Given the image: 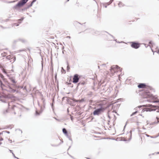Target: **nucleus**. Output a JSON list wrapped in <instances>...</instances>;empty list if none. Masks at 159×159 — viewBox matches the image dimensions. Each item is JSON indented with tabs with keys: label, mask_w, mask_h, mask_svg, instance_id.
<instances>
[{
	"label": "nucleus",
	"mask_w": 159,
	"mask_h": 159,
	"mask_svg": "<svg viewBox=\"0 0 159 159\" xmlns=\"http://www.w3.org/2000/svg\"><path fill=\"white\" fill-rule=\"evenodd\" d=\"M98 107L96 109L93 111V114L94 116H99L110 106V105L106 101H103L99 103L98 104Z\"/></svg>",
	"instance_id": "1"
},
{
	"label": "nucleus",
	"mask_w": 159,
	"mask_h": 159,
	"mask_svg": "<svg viewBox=\"0 0 159 159\" xmlns=\"http://www.w3.org/2000/svg\"><path fill=\"white\" fill-rule=\"evenodd\" d=\"M42 100L43 101V105L40 106L39 102H38V105L40 107V111L39 112H38V110L36 109L35 112V115L36 116H39L41 113L44 109L45 108V106L46 105V103L45 102V99L43 98H42Z\"/></svg>",
	"instance_id": "2"
},
{
	"label": "nucleus",
	"mask_w": 159,
	"mask_h": 159,
	"mask_svg": "<svg viewBox=\"0 0 159 159\" xmlns=\"http://www.w3.org/2000/svg\"><path fill=\"white\" fill-rule=\"evenodd\" d=\"M29 0H20L13 7V8L17 10L25 5Z\"/></svg>",
	"instance_id": "3"
},
{
	"label": "nucleus",
	"mask_w": 159,
	"mask_h": 159,
	"mask_svg": "<svg viewBox=\"0 0 159 159\" xmlns=\"http://www.w3.org/2000/svg\"><path fill=\"white\" fill-rule=\"evenodd\" d=\"M142 97L143 98H154V96L150 92L147 90H144L142 92Z\"/></svg>",
	"instance_id": "4"
},
{
	"label": "nucleus",
	"mask_w": 159,
	"mask_h": 159,
	"mask_svg": "<svg viewBox=\"0 0 159 159\" xmlns=\"http://www.w3.org/2000/svg\"><path fill=\"white\" fill-rule=\"evenodd\" d=\"M88 32H90V33L93 32L95 34H96V35H99V34H104V33H107L108 34H109V35H110V36H111L112 38L113 39H115V37L112 35L110 34L109 33H108V32H107V31H103L100 32L99 31H94L93 30H89Z\"/></svg>",
	"instance_id": "5"
},
{
	"label": "nucleus",
	"mask_w": 159,
	"mask_h": 159,
	"mask_svg": "<svg viewBox=\"0 0 159 159\" xmlns=\"http://www.w3.org/2000/svg\"><path fill=\"white\" fill-rule=\"evenodd\" d=\"M111 73H116L118 71H121V69L120 67L117 65L113 66H111L110 69Z\"/></svg>",
	"instance_id": "6"
},
{
	"label": "nucleus",
	"mask_w": 159,
	"mask_h": 159,
	"mask_svg": "<svg viewBox=\"0 0 159 159\" xmlns=\"http://www.w3.org/2000/svg\"><path fill=\"white\" fill-rule=\"evenodd\" d=\"M129 43L131 44V47L135 49H138L140 46V43L136 41L130 42Z\"/></svg>",
	"instance_id": "7"
},
{
	"label": "nucleus",
	"mask_w": 159,
	"mask_h": 159,
	"mask_svg": "<svg viewBox=\"0 0 159 159\" xmlns=\"http://www.w3.org/2000/svg\"><path fill=\"white\" fill-rule=\"evenodd\" d=\"M78 74H75L74 75L72 81L73 83L76 84L78 82L80 78Z\"/></svg>",
	"instance_id": "8"
},
{
	"label": "nucleus",
	"mask_w": 159,
	"mask_h": 159,
	"mask_svg": "<svg viewBox=\"0 0 159 159\" xmlns=\"http://www.w3.org/2000/svg\"><path fill=\"white\" fill-rule=\"evenodd\" d=\"M62 132L69 139V140L71 141L72 143V140L71 138V136L68 134V132L66 129L65 128H63Z\"/></svg>",
	"instance_id": "9"
},
{
	"label": "nucleus",
	"mask_w": 159,
	"mask_h": 159,
	"mask_svg": "<svg viewBox=\"0 0 159 159\" xmlns=\"http://www.w3.org/2000/svg\"><path fill=\"white\" fill-rule=\"evenodd\" d=\"M141 112H144L145 111H155L156 110H152L149 108H142Z\"/></svg>",
	"instance_id": "10"
},
{
	"label": "nucleus",
	"mask_w": 159,
	"mask_h": 159,
	"mask_svg": "<svg viewBox=\"0 0 159 159\" xmlns=\"http://www.w3.org/2000/svg\"><path fill=\"white\" fill-rule=\"evenodd\" d=\"M146 86V84L145 83H140L138 84V87L139 88H144Z\"/></svg>",
	"instance_id": "11"
},
{
	"label": "nucleus",
	"mask_w": 159,
	"mask_h": 159,
	"mask_svg": "<svg viewBox=\"0 0 159 159\" xmlns=\"http://www.w3.org/2000/svg\"><path fill=\"white\" fill-rule=\"evenodd\" d=\"M24 18V17H22L20 19L18 20V23H19V24H16V26H19V24H20L21 23L22 21L23 20Z\"/></svg>",
	"instance_id": "12"
},
{
	"label": "nucleus",
	"mask_w": 159,
	"mask_h": 159,
	"mask_svg": "<svg viewBox=\"0 0 159 159\" xmlns=\"http://www.w3.org/2000/svg\"><path fill=\"white\" fill-rule=\"evenodd\" d=\"M85 84V82L84 81L80 82L77 84V88H78L79 86L80 85L83 86Z\"/></svg>",
	"instance_id": "13"
},
{
	"label": "nucleus",
	"mask_w": 159,
	"mask_h": 159,
	"mask_svg": "<svg viewBox=\"0 0 159 159\" xmlns=\"http://www.w3.org/2000/svg\"><path fill=\"white\" fill-rule=\"evenodd\" d=\"M7 86L8 87L11 89V91L13 93H15L16 91V90L12 89L9 84H7Z\"/></svg>",
	"instance_id": "14"
},
{
	"label": "nucleus",
	"mask_w": 159,
	"mask_h": 159,
	"mask_svg": "<svg viewBox=\"0 0 159 159\" xmlns=\"http://www.w3.org/2000/svg\"><path fill=\"white\" fill-rule=\"evenodd\" d=\"M18 41L21 42L23 43H25L26 42V41L25 40L20 38L18 39Z\"/></svg>",
	"instance_id": "15"
},
{
	"label": "nucleus",
	"mask_w": 159,
	"mask_h": 159,
	"mask_svg": "<svg viewBox=\"0 0 159 159\" xmlns=\"http://www.w3.org/2000/svg\"><path fill=\"white\" fill-rule=\"evenodd\" d=\"M66 64L67 65V70L68 72L70 70V67L69 66V63L68 61H66Z\"/></svg>",
	"instance_id": "16"
},
{
	"label": "nucleus",
	"mask_w": 159,
	"mask_h": 159,
	"mask_svg": "<svg viewBox=\"0 0 159 159\" xmlns=\"http://www.w3.org/2000/svg\"><path fill=\"white\" fill-rule=\"evenodd\" d=\"M50 70L51 71V74L52 75V76H53V66L52 65L50 67Z\"/></svg>",
	"instance_id": "17"
},
{
	"label": "nucleus",
	"mask_w": 159,
	"mask_h": 159,
	"mask_svg": "<svg viewBox=\"0 0 159 159\" xmlns=\"http://www.w3.org/2000/svg\"><path fill=\"white\" fill-rule=\"evenodd\" d=\"M146 100L147 101L149 102H152L154 103H159V100L152 102L151 101V100L150 99H147Z\"/></svg>",
	"instance_id": "18"
},
{
	"label": "nucleus",
	"mask_w": 159,
	"mask_h": 159,
	"mask_svg": "<svg viewBox=\"0 0 159 159\" xmlns=\"http://www.w3.org/2000/svg\"><path fill=\"white\" fill-rule=\"evenodd\" d=\"M7 86L8 87L7 85L6 86L5 84H3V85L2 86V88H1L2 90H6V89L4 88H6V87H7Z\"/></svg>",
	"instance_id": "19"
},
{
	"label": "nucleus",
	"mask_w": 159,
	"mask_h": 159,
	"mask_svg": "<svg viewBox=\"0 0 159 159\" xmlns=\"http://www.w3.org/2000/svg\"><path fill=\"white\" fill-rule=\"evenodd\" d=\"M123 4L121 2H119L118 3V6L119 7H121L123 6Z\"/></svg>",
	"instance_id": "20"
},
{
	"label": "nucleus",
	"mask_w": 159,
	"mask_h": 159,
	"mask_svg": "<svg viewBox=\"0 0 159 159\" xmlns=\"http://www.w3.org/2000/svg\"><path fill=\"white\" fill-rule=\"evenodd\" d=\"M159 136V133L158 134V135H155V136H151V138H155L157 137H158Z\"/></svg>",
	"instance_id": "21"
},
{
	"label": "nucleus",
	"mask_w": 159,
	"mask_h": 159,
	"mask_svg": "<svg viewBox=\"0 0 159 159\" xmlns=\"http://www.w3.org/2000/svg\"><path fill=\"white\" fill-rule=\"evenodd\" d=\"M61 72L62 73H64L65 74L66 73V70H65L63 67H61Z\"/></svg>",
	"instance_id": "22"
},
{
	"label": "nucleus",
	"mask_w": 159,
	"mask_h": 159,
	"mask_svg": "<svg viewBox=\"0 0 159 159\" xmlns=\"http://www.w3.org/2000/svg\"><path fill=\"white\" fill-rule=\"evenodd\" d=\"M42 60L41 61V66H42L41 70L42 71L43 70V58H42Z\"/></svg>",
	"instance_id": "23"
},
{
	"label": "nucleus",
	"mask_w": 159,
	"mask_h": 159,
	"mask_svg": "<svg viewBox=\"0 0 159 159\" xmlns=\"http://www.w3.org/2000/svg\"><path fill=\"white\" fill-rule=\"evenodd\" d=\"M19 41H18V39L16 40H15L13 41V44H15L17 42H18Z\"/></svg>",
	"instance_id": "24"
},
{
	"label": "nucleus",
	"mask_w": 159,
	"mask_h": 159,
	"mask_svg": "<svg viewBox=\"0 0 159 159\" xmlns=\"http://www.w3.org/2000/svg\"><path fill=\"white\" fill-rule=\"evenodd\" d=\"M33 4L32 2H31V3L29 5L27 4L26 5H27V8H29L30 7H31L32 6Z\"/></svg>",
	"instance_id": "25"
},
{
	"label": "nucleus",
	"mask_w": 159,
	"mask_h": 159,
	"mask_svg": "<svg viewBox=\"0 0 159 159\" xmlns=\"http://www.w3.org/2000/svg\"><path fill=\"white\" fill-rule=\"evenodd\" d=\"M11 56L10 55H8L6 57L7 59L9 60H11Z\"/></svg>",
	"instance_id": "26"
},
{
	"label": "nucleus",
	"mask_w": 159,
	"mask_h": 159,
	"mask_svg": "<svg viewBox=\"0 0 159 159\" xmlns=\"http://www.w3.org/2000/svg\"><path fill=\"white\" fill-rule=\"evenodd\" d=\"M11 81L13 84H15L16 83V81L14 79L12 78V79H11Z\"/></svg>",
	"instance_id": "27"
},
{
	"label": "nucleus",
	"mask_w": 159,
	"mask_h": 159,
	"mask_svg": "<svg viewBox=\"0 0 159 159\" xmlns=\"http://www.w3.org/2000/svg\"><path fill=\"white\" fill-rule=\"evenodd\" d=\"M137 112H138L137 111H135L133 112L130 115V116H132L135 115Z\"/></svg>",
	"instance_id": "28"
},
{
	"label": "nucleus",
	"mask_w": 159,
	"mask_h": 159,
	"mask_svg": "<svg viewBox=\"0 0 159 159\" xmlns=\"http://www.w3.org/2000/svg\"><path fill=\"white\" fill-rule=\"evenodd\" d=\"M114 40L116 41V42L118 43H124V42L123 41H121V42H120L119 41H117V40L116 39H114Z\"/></svg>",
	"instance_id": "29"
},
{
	"label": "nucleus",
	"mask_w": 159,
	"mask_h": 159,
	"mask_svg": "<svg viewBox=\"0 0 159 159\" xmlns=\"http://www.w3.org/2000/svg\"><path fill=\"white\" fill-rule=\"evenodd\" d=\"M7 55V53L6 52H4V53H2L1 54L2 56V57H5Z\"/></svg>",
	"instance_id": "30"
},
{
	"label": "nucleus",
	"mask_w": 159,
	"mask_h": 159,
	"mask_svg": "<svg viewBox=\"0 0 159 159\" xmlns=\"http://www.w3.org/2000/svg\"><path fill=\"white\" fill-rule=\"evenodd\" d=\"M3 84L2 83V81L1 80H0V86L1 88H2V86Z\"/></svg>",
	"instance_id": "31"
},
{
	"label": "nucleus",
	"mask_w": 159,
	"mask_h": 159,
	"mask_svg": "<svg viewBox=\"0 0 159 159\" xmlns=\"http://www.w3.org/2000/svg\"><path fill=\"white\" fill-rule=\"evenodd\" d=\"M0 101H1L2 102L5 103L6 102V101L4 99H2L1 98L0 99Z\"/></svg>",
	"instance_id": "32"
},
{
	"label": "nucleus",
	"mask_w": 159,
	"mask_h": 159,
	"mask_svg": "<svg viewBox=\"0 0 159 159\" xmlns=\"http://www.w3.org/2000/svg\"><path fill=\"white\" fill-rule=\"evenodd\" d=\"M28 9V8H27V6L26 7H24V8H23L21 9V10L22 11H24Z\"/></svg>",
	"instance_id": "33"
},
{
	"label": "nucleus",
	"mask_w": 159,
	"mask_h": 159,
	"mask_svg": "<svg viewBox=\"0 0 159 159\" xmlns=\"http://www.w3.org/2000/svg\"><path fill=\"white\" fill-rule=\"evenodd\" d=\"M60 144V143H59L58 145H56V144H51V145L53 147H57Z\"/></svg>",
	"instance_id": "34"
},
{
	"label": "nucleus",
	"mask_w": 159,
	"mask_h": 159,
	"mask_svg": "<svg viewBox=\"0 0 159 159\" xmlns=\"http://www.w3.org/2000/svg\"><path fill=\"white\" fill-rule=\"evenodd\" d=\"M73 103H74V102H70V105H71V106H75V105H74L73 104Z\"/></svg>",
	"instance_id": "35"
},
{
	"label": "nucleus",
	"mask_w": 159,
	"mask_h": 159,
	"mask_svg": "<svg viewBox=\"0 0 159 159\" xmlns=\"http://www.w3.org/2000/svg\"><path fill=\"white\" fill-rule=\"evenodd\" d=\"M11 59H13V61L12 63L14 62L16 60V57H13L11 58Z\"/></svg>",
	"instance_id": "36"
},
{
	"label": "nucleus",
	"mask_w": 159,
	"mask_h": 159,
	"mask_svg": "<svg viewBox=\"0 0 159 159\" xmlns=\"http://www.w3.org/2000/svg\"><path fill=\"white\" fill-rule=\"evenodd\" d=\"M7 133L8 134H9L10 133V132L7 131H3L2 132V133Z\"/></svg>",
	"instance_id": "37"
},
{
	"label": "nucleus",
	"mask_w": 159,
	"mask_h": 159,
	"mask_svg": "<svg viewBox=\"0 0 159 159\" xmlns=\"http://www.w3.org/2000/svg\"><path fill=\"white\" fill-rule=\"evenodd\" d=\"M88 95L90 97H92V92H90V93L88 94Z\"/></svg>",
	"instance_id": "38"
},
{
	"label": "nucleus",
	"mask_w": 159,
	"mask_h": 159,
	"mask_svg": "<svg viewBox=\"0 0 159 159\" xmlns=\"http://www.w3.org/2000/svg\"><path fill=\"white\" fill-rule=\"evenodd\" d=\"M149 44L152 45L153 44V43L152 41L151 40V41H149Z\"/></svg>",
	"instance_id": "39"
},
{
	"label": "nucleus",
	"mask_w": 159,
	"mask_h": 159,
	"mask_svg": "<svg viewBox=\"0 0 159 159\" xmlns=\"http://www.w3.org/2000/svg\"><path fill=\"white\" fill-rule=\"evenodd\" d=\"M51 107L53 110H54V105L53 104H52V103L51 104Z\"/></svg>",
	"instance_id": "40"
},
{
	"label": "nucleus",
	"mask_w": 159,
	"mask_h": 159,
	"mask_svg": "<svg viewBox=\"0 0 159 159\" xmlns=\"http://www.w3.org/2000/svg\"><path fill=\"white\" fill-rule=\"evenodd\" d=\"M54 78H55V80H57V73H56L55 74Z\"/></svg>",
	"instance_id": "41"
},
{
	"label": "nucleus",
	"mask_w": 159,
	"mask_h": 159,
	"mask_svg": "<svg viewBox=\"0 0 159 159\" xmlns=\"http://www.w3.org/2000/svg\"><path fill=\"white\" fill-rule=\"evenodd\" d=\"M12 155H13V157H14L15 158H16V159H17V158H18V157H16L15 156V154H14V153H12Z\"/></svg>",
	"instance_id": "42"
},
{
	"label": "nucleus",
	"mask_w": 159,
	"mask_h": 159,
	"mask_svg": "<svg viewBox=\"0 0 159 159\" xmlns=\"http://www.w3.org/2000/svg\"><path fill=\"white\" fill-rule=\"evenodd\" d=\"M8 112V110H6L5 111H4L3 112V113L4 114H5L6 113H7Z\"/></svg>",
	"instance_id": "43"
},
{
	"label": "nucleus",
	"mask_w": 159,
	"mask_h": 159,
	"mask_svg": "<svg viewBox=\"0 0 159 159\" xmlns=\"http://www.w3.org/2000/svg\"><path fill=\"white\" fill-rule=\"evenodd\" d=\"M37 0H33L31 2H32L33 4L34 2H35Z\"/></svg>",
	"instance_id": "44"
},
{
	"label": "nucleus",
	"mask_w": 159,
	"mask_h": 159,
	"mask_svg": "<svg viewBox=\"0 0 159 159\" xmlns=\"http://www.w3.org/2000/svg\"><path fill=\"white\" fill-rule=\"evenodd\" d=\"M17 87L18 88H20L21 89H23V87H24L22 86H18Z\"/></svg>",
	"instance_id": "45"
},
{
	"label": "nucleus",
	"mask_w": 159,
	"mask_h": 159,
	"mask_svg": "<svg viewBox=\"0 0 159 159\" xmlns=\"http://www.w3.org/2000/svg\"><path fill=\"white\" fill-rule=\"evenodd\" d=\"M0 27H1L2 28V29H6V28H7V27H3L2 26V25H1V26H0Z\"/></svg>",
	"instance_id": "46"
},
{
	"label": "nucleus",
	"mask_w": 159,
	"mask_h": 159,
	"mask_svg": "<svg viewBox=\"0 0 159 159\" xmlns=\"http://www.w3.org/2000/svg\"><path fill=\"white\" fill-rule=\"evenodd\" d=\"M74 23L75 24H76V23H78V24H81V25H82L80 23H79V22H77V21H76V22H74Z\"/></svg>",
	"instance_id": "47"
},
{
	"label": "nucleus",
	"mask_w": 159,
	"mask_h": 159,
	"mask_svg": "<svg viewBox=\"0 0 159 159\" xmlns=\"http://www.w3.org/2000/svg\"><path fill=\"white\" fill-rule=\"evenodd\" d=\"M11 126H12L11 125H8V126H7L6 127H7V128H10V127Z\"/></svg>",
	"instance_id": "48"
},
{
	"label": "nucleus",
	"mask_w": 159,
	"mask_h": 159,
	"mask_svg": "<svg viewBox=\"0 0 159 159\" xmlns=\"http://www.w3.org/2000/svg\"><path fill=\"white\" fill-rule=\"evenodd\" d=\"M127 122H126V123L125 125V126H124V129H123V130H124L125 129V127H126V125H127Z\"/></svg>",
	"instance_id": "49"
},
{
	"label": "nucleus",
	"mask_w": 159,
	"mask_h": 159,
	"mask_svg": "<svg viewBox=\"0 0 159 159\" xmlns=\"http://www.w3.org/2000/svg\"><path fill=\"white\" fill-rule=\"evenodd\" d=\"M16 107V106H15V105H13L12 106V107H11V108L12 109H14V108L15 107Z\"/></svg>",
	"instance_id": "50"
},
{
	"label": "nucleus",
	"mask_w": 159,
	"mask_h": 159,
	"mask_svg": "<svg viewBox=\"0 0 159 159\" xmlns=\"http://www.w3.org/2000/svg\"><path fill=\"white\" fill-rule=\"evenodd\" d=\"M23 89L24 90H25L27 91L26 87V86H25L24 87Z\"/></svg>",
	"instance_id": "51"
},
{
	"label": "nucleus",
	"mask_w": 159,
	"mask_h": 159,
	"mask_svg": "<svg viewBox=\"0 0 159 159\" xmlns=\"http://www.w3.org/2000/svg\"><path fill=\"white\" fill-rule=\"evenodd\" d=\"M16 2V1H15V0L14 1H11V2H9V3H13V2Z\"/></svg>",
	"instance_id": "52"
},
{
	"label": "nucleus",
	"mask_w": 159,
	"mask_h": 159,
	"mask_svg": "<svg viewBox=\"0 0 159 159\" xmlns=\"http://www.w3.org/2000/svg\"><path fill=\"white\" fill-rule=\"evenodd\" d=\"M0 77H1L2 78V79H3V77H4V76L2 75H0Z\"/></svg>",
	"instance_id": "53"
},
{
	"label": "nucleus",
	"mask_w": 159,
	"mask_h": 159,
	"mask_svg": "<svg viewBox=\"0 0 159 159\" xmlns=\"http://www.w3.org/2000/svg\"><path fill=\"white\" fill-rule=\"evenodd\" d=\"M131 138H132V136H131V135H130V137L129 139V141L131 139Z\"/></svg>",
	"instance_id": "54"
},
{
	"label": "nucleus",
	"mask_w": 159,
	"mask_h": 159,
	"mask_svg": "<svg viewBox=\"0 0 159 159\" xmlns=\"http://www.w3.org/2000/svg\"><path fill=\"white\" fill-rule=\"evenodd\" d=\"M142 107V106H139L137 107L138 108H141Z\"/></svg>",
	"instance_id": "55"
},
{
	"label": "nucleus",
	"mask_w": 159,
	"mask_h": 159,
	"mask_svg": "<svg viewBox=\"0 0 159 159\" xmlns=\"http://www.w3.org/2000/svg\"><path fill=\"white\" fill-rule=\"evenodd\" d=\"M3 140V139L2 138V137L0 138V141H2Z\"/></svg>",
	"instance_id": "56"
},
{
	"label": "nucleus",
	"mask_w": 159,
	"mask_h": 159,
	"mask_svg": "<svg viewBox=\"0 0 159 159\" xmlns=\"http://www.w3.org/2000/svg\"><path fill=\"white\" fill-rule=\"evenodd\" d=\"M148 107H151L152 106V105L151 104H149L148 105Z\"/></svg>",
	"instance_id": "57"
},
{
	"label": "nucleus",
	"mask_w": 159,
	"mask_h": 159,
	"mask_svg": "<svg viewBox=\"0 0 159 159\" xmlns=\"http://www.w3.org/2000/svg\"><path fill=\"white\" fill-rule=\"evenodd\" d=\"M9 151H10V152L11 153H13V151L12 150H10V149H9Z\"/></svg>",
	"instance_id": "58"
},
{
	"label": "nucleus",
	"mask_w": 159,
	"mask_h": 159,
	"mask_svg": "<svg viewBox=\"0 0 159 159\" xmlns=\"http://www.w3.org/2000/svg\"><path fill=\"white\" fill-rule=\"evenodd\" d=\"M129 133H130V135H132V131L130 130L129 131Z\"/></svg>",
	"instance_id": "59"
},
{
	"label": "nucleus",
	"mask_w": 159,
	"mask_h": 159,
	"mask_svg": "<svg viewBox=\"0 0 159 159\" xmlns=\"http://www.w3.org/2000/svg\"><path fill=\"white\" fill-rule=\"evenodd\" d=\"M67 98V97H63L62 98V100H64L65 98Z\"/></svg>",
	"instance_id": "60"
},
{
	"label": "nucleus",
	"mask_w": 159,
	"mask_h": 159,
	"mask_svg": "<svg viewBox=\"0 0 159 159\" xmlns=\"http://www.w3.org/2000/svg\"><path fill=\"white\" fill-rule=\"evenodd\" d=\"M146 136L147 137H151V136L148 134H146Z\"/></svg>",
	"instance_id": "61"
},
{
	"label": "nucleus",
	"mask_w": 159,
	"mask_h": 159,
	"mask_svg": "<svg viewBox=\"0 0 159 159\" xmlns=\"http://www.w3.org/2000/svg\"><path fill=\"white\" fill-rule=\"evenodd\" d=\"M108 117L109 119H111V116L108 115Z\"/></svg>",
	"instance_id": "62"
},
{
	"label": "nucleus",
	"mask_w": 159,
	"mask_h": 159,
	"mask_svg": "<svg viewBox=\"0 0 159 159\" xmlns=\"http://www.w3.org/2000/svg\"><path fill=\"white\" fill-rule=\"evenodd\" d=\"M149 89L151 90H152V88L151 87H149Z\"/></svg>",
	"instance_id": "63"
},
{
	"label": "nucleus",
	"mask_w": 159,
	"mask_h": 159,
	"mask_svg": "<svg viewBox=\"0 0 159 159\" xmlns=\"http://www.w3.org/2000/svg\"><path fill=\"white\" fill-rule=\"evenodd\" d=\"M157 52L159 54V49H158V51H157Z\"/></svg>",
	"instance_id": "64"
}]
</instances>
